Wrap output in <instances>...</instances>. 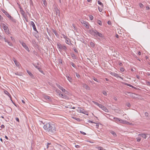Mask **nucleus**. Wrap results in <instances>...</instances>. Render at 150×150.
<instances>
[{
  "mask_svg": "<svg viewBox=\"0 0 150 150\" xmlns=\"http://www.w3.org/2000/svg\"><path fill=\"white\" fill-rule=\"evenodd\" d=\"M1 10L7 17L9 18L12 22L14 23H16V20L14 19L13 17H12L8 12L3 9H1Z\"/></svg>",
  "mask_w": 150,
  "mask_h": 150,
  "instance_id": "3",
  "label": "nucleus"
},
{
  "mask_svg": "<svg viewBox=\"0 0 150 150\" xmlns=\"http://www.w3.org/2000/svg\"><path fill=\"white\" fill-rule=\"evenodd\" d=\"M81 23L86 28L89 29V25H88V23L86 21H83L81 22Z\"/></svg>",
  "mask_w": 150,
  "mask_h": 150,
  "instance_id": "8",
  "label": "nucleus"
},
{
  "mask_svg": "<svg viewBox=\"0 0 150 150\" xmlns=\"http://www.w3.org/2000/svg\"><path fill=\"white\" fill-rule=\"evenodd\" d=\"M125 69L123 67H121L120 68V70L121 71H125Z\"/></svg>",
  "mask_w": 150,
  "mask_h": 150,
  "instance_id": "46",
  "label": "nucleus"
},
{
  "mask_svg": "<svg viewBox=\"0 0 150 150\" xmlns=\"http://www.w3.org/2000/svg\"><path fill=\"white\" fill-rule=\"evenodd\" d=\"M1 24L3 26V28L4 29V30L6 29H6H7L8 28V26H6L4 23H2Z\"/></svg>",
  "mask_w": 150,
  "mask_h": 150,
  "instance_id": "17",
  "label": "nucleus"
},
{
  "mask_svg": "<svg viewBox=\"0 0 150 150\" xmlns=\"http://www.w3.org/2000/svg\"><path fill=\"white\" fill-rule=\"evenodd\" d=\"M70 64L74 67L75 68H76V66L73 62H70Z\"/></svg>",
  "mask_w": 150,
  "mask_h": 150,
  "instance_id": "28",
  "label": "nucleus"
},
{
  "mask_svg": "<svg viewBox=\"0 0 150 150\" xmlns=\"http://www.w3.org/2000/svg\"><path fill=\"white\" fill-rule=\"evenodd\" d=\"M83 86L86 89H87L89 90L90 89L89 87L86 84H84L83 85Z\"/></svg>",
  "mask_w": 150,
  "mask_h": 150,
  "instance_id": "24",
  "label": "nucleus"
},
{
  "mask_svg": "<svg viewBox=\"0 0 150 150\" xmlns=\"http://www.w3.org/2000/svg\"><path fill=\"white\" fill-rule=\"evenodd\" d=\"M5 30V33H9V29L8 28V29H6H6L5 30Z\"/></svg>",
  "mask_w": 150,
  "mask_h": 150,
  "instance_id": "36",
  "label": "nucleus"
},
{
  "mask_svg": "<svg viewBox=\"0 0 150 150\" xmlns=\"http://www.w3.org/2000/svg\"><path fill=\"white\" fill-rule=\"evenodd\" d=\"M92 79L95 81H96L97 82H99V81H98V80H97V79L94 77H93L92 78Z\"/></svg>",
  "mask_w": 150,
  "mask_h": 150,
  "instance_id": "35",
  "label": "nucleus"
},
{
  "mask_svg": "<svg viewBox=\"0 0 150 150\" xmlns=\"http://www.w3.org/2000/svg\"><path fill=\"white\" fill-rule=\"evenodd\" d=\"M67 79L71 83H72V79L70 76V75H67L66 76Z\"/></svg>",
  "mask_w": 150,
  "mask_h": 150,
  "instance_id": "13",
  "label": "nucleus"
},
{
  "mask_svg": "<svg viewBox=\"0 0 150 150\" xmlns=\"http://www.w3.org/2000/svg\"><path fill=\"white\" fill-rule=\"evenodd\" d=\"M38 70L40 72H41L42 73H43V71L41 70V69L40 68H38Z\"/></svg>",
  "mask_w": 150,
  "mask_h": 150,
  "instance_id": "52",
  "label": "nucleus"
},
{
  "mask_svg": "<svg viewBox=\"0 0 150 150\" xmlns=\"http://www.w3.org/2000/svg\"><path fill=\"white\" fill-rule=\"evenodd\" d=\"M57 46L60 50H63L66 52L67 48L64 45H62L60 43H58Z\"/></svg>",
  "mask_w": 150,
  "mask_h": 150,
  "instance_id": "4",
  "label": "nucleus"
},
{
  "mask_svg": "<svg viewBox=\"0 0 150 150\" xmlns=\"http://www.w3.org/2000/svg\"><path fill=\"white\" fill-rule=\"evenodd\" d=\"M27 72L28 74L30 76H33V74L31 73L28 70H27Z\"/></svg>",
  "mask_w": 150,
  "mask_h": 150,
  "instance_id": "34",
  "label": "nucleus"
},
{
  "mask_svg": "<svg viewBox=\"0 0 150 150\" xmlns=\"http://www.w3.org/2000/svg\"><path fill=\"white\" fill-rule=\"evenodd\" d=\"M20 43L22 45V46L28 52L30 51V50L28 46L25 44L23 42H20Z\"/></svg>",
  "mask_w": 150,
  "mask_h": 150,
  "instance_id": "6",
  "label": "nucleus"
},
{
  "mask_svg": "<svg viewBox=\"0 0 150 150\" xmlns=\"http://www.w3.org/2000/svg\"><path fill=\"white\" fill-rule=\"evenodd\" d=\"M59 63H60L61 64L62 63V60L61 59H59Z\"/></svg>",
  "mask_w": 150,
  "mask_h": 150,
  "instance_id": "61",
  "label": "nucleus"
},
{
  "mask_svg": "<svg viewBox=\"0 0 150 150\" xmlns=\"http://www.w3.org/2000/svg\"><path fill=\"white\" fill-rule=\"evenodd\" d=\"M80 132L81 134H83V135H86V134L85 132H84L82 131H80Z\"/></svg>",
  "mask_w": 150,
  "mask_h": 150,
  "instance_id": "54",
  "label": "nucleus"
},
{
  "mask_svg": "<svg viewBox=\"0 0 150 150\" xmlns=\"http://www.w3.org/2000/svg\"><path fill=\"white\" fill-rule=\"evenodd\" d=\"M4 41H5L6 42H7L8 43V42L9 41L7 40L5 38H4Z\"/></svg>",
  "mask_w": 150,
  "mask_h": 150,
  "instance_id": "55",
  "label": "nucleus"
},
{
  "mask_svg": "<svg viewBox=\"0 0 150 150\" xmlns=\"http://www.w3.org/2000/svg\"><path fill=\"white\" fill-rule=\"evenodd\" d=\"M90 45L91 47L94 48L95 46V44L93 42H91Z\"/></svg>",
  "mask_w": 150,
  "mask_h": 150,
  "instance_id": "21",
  "label": "nucleus"
},
{
  "mask_svg": "<svg viewBox=\"0 0 150 150\" xmlns=\"http://www.w3.org/2000/svg\"><path fill=\"white\" fill-rule=\"evenodd\" d=\"M62 98L65 99H67L68 98V97L67 95L64 94L63 96L62 97Z\"/></svg>",
  "mask_w": 150,
  "mask_h": 150,
  "instance_id": "33",
  "label": "nucleus"
},
{
  "mask_svg": "<svg viewBox=\"0 0 150 150\" xmlns=\"http://www.w3.org/2000/svg\"><path fill=\"white\" fill-rule=\"evenodd\" d=\"M24 18L25 19V21H26L27 22H28V18H27V16L25 17V18Z\"/></svg>",
  "mask_w": 150,
  "mask_h": 150,
  "instance_id": "63",
  "label": "nucleus"
},
{
  "mask_svg": "<svg viewBox=\"0 0 150 150\" xmlns=\"http://www.w3.org/2000/svg\"><path fill=\"white\" fill-rule=\"evenodd\" d=\"M12 60L14 62L16 66L17 67L19 66L20 63L18 62L14 58H13Z\"/></svg>",
  "mask_w": 150,
  "mask_h": 150,
  "instance_id": "12",
  "label": "nucleus"
},
{
  "mask_svg": "<svg viewBox=\"0 0 150 150\" xmlns=\"http://www.w3.org/2000/svg\"><path fill=\"white\" fill-rule=\"evenodd\" d=\"M111 133L113 135L115 136L116 135V134L115 132L114 131H112L111 132Z\"/></svg>",
  "mask_w": 150,
  "mask_h": 150,
  "instance_id": "48",
  "label": "nucleus"
},
{
  "mask_svg": "<svg viewBox=\"0 0 150 150\" xmlns=\"http://www.w3.org/2000/svg\"><path fill=\"white\" fill-rule=\"evenodd\" d=\"M146 74L148 76H150V73H149L147 72V73H146Z\"/></svg>",
  "mask_w": 150,
  "mask_h": 150,
  "instance_id": "64",
  "label": "nucleus"
},
{
  "mask_svg": "<svg viewBox=\"0 0 150 150\" xmlns=\"http://www.w3.org/2000/svg\"><path fill=\"white\" fill-rule=\"evenodd\" d=\"M147 134H138L139 136H140L144 139H146L147 136L146 135Z\"/></svg>",
  "mask_w": 150,
  "mask_h": 150,
  "instance_id": "14",
  "label": "nucleus"
},
{
  "mask_svg": "<svg viewBox=\"0 0 150 150\" xmlns=\"http://www.w3.org/2000/svg\"><path fill=\"white\" fill-rule=\"evenodd\" d=\"M98 9L100 12H102L103 11V9L101 8L98 7Z\"/></svg>",
  "mask_w": 150,
  "mask_h": 150,
  "instance_id": "45",
  "label": "nucleus"
},
{
  "mask_svg": "<svg viewBox=\"0 0 150 150\" xmlns=\"http://www.w3.org/2000/svg\"><path fill=\"white\" fill-rule=\"evenodd\" d=\"M75 74L76 76L78 78H79L80 77V75L79 74H78L77 73H75Z\"/></svg>",
  "mask_w": 150,
  "mask_h": 150,
  "instance_id": "44",
  "label": "nucleus"
},
{
  "mask_svg": "<svg viewBox=\"0 0 150 150\" xmlns=\"http://www.w3.org/2000/svg\"><path fill=\"white\" fill-rule=\"evenodd\" d=\"M42 4L43 5H44L45 6H46L47 5V3L45 0H42Z\"/></svg>",
  "mask_w": 150,
  "mask_h": 150,
  "instance_id": "20",
  "label": "nucleus"
},
{
  "mask_svg": "<svg viewBox=\"0 0 150 150\" xmlns=\"http://www.w3.org/2000/svg\"><path fill=\"white\" fill-rule=\"evenodd\" d=\"M97 23L99 24L100 25H102V23L101 21L100 20H98L97 21Z\"/></svg>",
  "mask_w": 150,
  "mask_h": 150,
  "instance_id": "31",
  "label": "nucleus"
},
{
  "mask_svg": "<svg viewBox=\"0 0 150 150\" xmlns=\"http://www.w3.org/2000/svg\"><path fill=\"white\" fill-rule=\"evenodd\" d=\"M113 119H114V121L115 122H120V118H119L117 117H114L113 118Z\"/></svg>",
  "mask_w": 150,
  "mask_h": 150,
  "instance_id": "16",
  "label": "nucleus"
},
{
  "mask_svg": "<svg viewBox=\"0 0 150 150\" xmlns=\"http://www.w3.org/2000/svg\"><path fill=\"white\" fill-rule=\"evenodd\" d=\"M4 125H1L0 126V129L1 130L2 129L4 128Z\"/></svg>",
  "mask_w": 150,
  "mask_h": 150,
  "instance_id": "37",
  "label": "nucleus"
},
{
  "mask_svg": "<svg viewBox=\"0 0 150 150\" xmlns=\"http://www.w3.org/2000/svg\"><path fill=\"white\" fill-rule=\"evenodd\" d=\"M146 84L148 86H150V82L149 81L146 82Z\"/></svg>",
  "mask_w": 150,
  "mask_h": 150,
  "instance_id": "53",
  "label": "nucleus"
},
{
  "mask_svg": "<svg viewBox=\"0 0 150 150\" xmlns=\"http://www.w3.org/2000/svg\"><path fill=\"white\" fill-rule=\"evenodd\" d=\"M139 6L141 8H142L143 7V6H144V5H143L142 4V3H140L139 4Z\"/></svg>",
  "mask_w": 150,
  "mask_h": 150,
  "instance_id": "50",
  "label": "nucleus"
},
{
  "mask_svg": "<svg viewBox=\"0 0 150 150\" xmlns=\"http://www.w3.org/2000/svg\"><path fill=\"white\" fill-rule=\"evenodd\" d=\"M72 118L73 119H75L79 122H80L81 120L80 118H77L75 117H72Z\"/></svg>",
  "mask_w": 150,
  "mask_h": 150,
  "instance_id": "22",
  "label": "nucleus"
},
{
  "mask_svg": "<svg viewBox=\"0 0 150 150\" xmlns=\"http://www.w3.org/2000/svg\"><path fill=\"white\" fill-rule=\"evenodd\" d=\"M43 127L46 132L49 134L52 135L56 132V125L54 122L47 123L44 125Z\"/></svg>",
  "mask_w": 150,
  "mask_h": 150,
  "instance_id": "1",
  "label": "nucleus"
},
{
  "mask_svg": "<svg viewBox=\"0 0 150 150\" xmlns=\"http://www.w3.org/2000/svg\"><path fill=\"white\" fill-rule=\"evenodd\" d=\"M111 23L110 21H108V25H111Z\"/></svg>",
  "mask_w": 150,
  "mask_h": 150,
  "instance_id": "58",
  "label": "nucleus"
},
{
  "mask_svg": "<svg viewBox=\"0 0 150 150\" xmlns=\"http://www.w3.org/2000/svg\"><path fill=\"white\" fill-rule=\"evenodd\" d=\"M66 40V42L67 44L70 45V44H71V42L70 40L69 39L67 38V39H65Z\"/></svg>",
  "mask_w": 150,
  "mask_h": 150,
  "instance_id": "15",
  "label": "nucleus"
},
{
  "mask_svg": "<svg viewBox=\"0 0 150 150\" xmlns=\"http://www.w3.org/2000/svg\"><path fill=\"white\" fill-rule=\"evenodd\" d=\"M137 141L139 142L141 141V138L140 137H137Z\"/></svg>",
  "mask_w": 150,
  "mask_h": 150,
  "instance_id": "43",
  "label": "nucleus"
},
{
  "mask_svg": "<svg viewBox=\"0 0 150 150\" xmlns=\"http://www.w3.org/2000/svg\"><path fill=\"white\" fill-rule=\"evenodd\" d=\"M126 105L127 106V107L130 108L131 107V105L129 103H127L126 104Z\"/></svg>",
  "mask_w": 150,
  "mask_h": 150,
  "instance_id": "38",
  "label": "nucleus"
},
{
  "mask_svg": "<svg viewBox=\"0 0 150 150\" xmlns=\"http://www.w3.org/2000/svg\"><path fill=\"white\" fill-rule=\"evenodd\" d=\"M98 106L100 108H102H102H103V107H104V106L101 104H100Z\"/></svg>",
  "mask_w": 150,
  "mask_h": 150,
  "instance_id": "42",
  "label": "nucleus"
},
{
  "mask_svg": "<svg viewBox=\"0 0 150 150\" xmlns=\"http://www.w3.org/2000/svg\"><path fill=\"white\" fill-rule=\"evenodd\" d=\"M21 13L22 15L23 16L24 18H25V17L27 16L25 14V12L23 10L21 11Z\"/></svg>",
  "mask_w": 150,
  "mask_h": 150,
  "instance_id": "18",
  "label": "nucleus"
},
{
  "mask_svg": "<svg viewBox=\"0 0 150 150\" xmlns=\"http://www.w3.org/2000/svg\"><path fill=\"white\" fill-rule=\"evenodd\" d=\"M88 122H90V123H95L96 124V123L95 122H93V121H91V120H89L88 121Z\"/></svg>",
  "mask_w": 150,
  "mask_h": 150,
  "instance_id": "49",
  "label": "nucleus"
},
{
  "mask_svg": "<svg viewBox=\"0 0 150 150\" xmlns=\"http://www.w3.org/2000/svg\"><path fill=\"white\" fill-rule=\"evenodd\" d=\"M63 36L64 37V38L65 39H67V37L65 35H63Z\"/></svg>",
  "mask_w": 150,
  "mask_h": 150,
  "instance_id": "60",
  "label": "nucleus"
},
{
  "mask_svg": "<svg viewBox=\"0 0 150 150\" xmlns=\"http://www.w3.org/2000/svg\"><path fill=\"white\" fill-rule=\"evenodd\" d=\"M110 74L112 75V76H115V77H116L117 78H120L121 79H123V78L121 77L120 75H119L118 74H117L116 73H115L114 72H111V73H110Z\"/></svg>",
  "mask_w": 150,
  "mask_h": 150,
  "instance_id": "7",
  "label": "nucleus"
},
{
  "mask_svg": "<svg viewBox=\"0 0 150 150\" xmlns=\"http://www.w3.org/2000/svg\"><path fill=\"white\" fill-rule=\"evenodd\" d=\"M56 14L59 16L60 15V11L58 9L56 10Z\"/></svg>",
  "mask_w": 150,
  "mask_h": 150,
  "instance_id": "27",
  "label": "nucleus"
},
{
  "mask_svg": "<svg viewBox=\"0 0 150 150\" xmlns=\"http://www.w3.org/2000/svg\"><path fill=\"white\" fill-rule=\"evenodd\" d=\"M75 147L76 148H79L80 147V146L78 145H75Z\"/></svg>",
  "mask_w": 150,
  "mask_h": 150,
  "instance_id": "57",
  "label": "nucleus"
},
{
  "mask_svg": "<svg viewBox=\"0 0 150 150\" xmlns=\"http://www.w3.org/2000/svg\"><path fill=\"white\" fill-rule=\"evenodd\" d=\"M3 19V17L1 15H0V21L1 20H2Z\"/></svg>",
  "mask_w": 150,
  "mask_h": 150,
  "instance_id": "62",
  "label": "nucleus"
},
{
  "mask_svg": "<svg viewBox=\"0 0 150 150\" xmlns=\"http://www.w3.org/2000/svg\"><path fill=\"white\" fill-rule=\"evenodd\" d=\"M71 57L73 58V59H76V57L74 54H73L71 55Z\"/></svg>",
  "mask_w": 150,
  "mask_h": 150,
  "instance_id": "32",
  "label": "nucleus"
},
{
  "mask_svg": "<svg viewBox=\"0 0 150 150\" xmlns=\"http://www.w3.org/2000/svg\"><path fill=\"white\" fill-rule=\"evenodd\" d=\"M43 96L45 100H47V101H52V99L50 96L45 95H44Z\"/></svg>",
  "mask_w": 150,
  "mask_h": 150,
  "instance_id": "9",
  "label": "nucleus"
},
{
  "mask_svg": "<svg viewBox=\"0 0 150 150\" xmlns=\"http://www.w3.org/2000/svg\"><path fill=\"white\" fill-rule=\"evenodd\" d=\"M144 115L148 117L149 115V114L148 112H146L145 113Z\"/></svg>",
  "mask_w": 150,
  "mask_h": 150,
  "instance_id": "51",
  "label": "nucleus"
},
{
  "mask_svg": "<svg viewBox=\"0 0 150 150\" xmlns=\"http://www.w3.org/2000/svg\"><path fill=\"white\" fill-rule=\"evenodd\" d=\"M96 149L98 150H105V149L101 146L96 147Z\"/></svg>",
  "mask_w": 150,
  "mask_h": 150,
  "instance_id": "19",
  "label": "nucleus"
},
{
  "mask_svg": "<svg viewBox=\"0 0 150 150\" xmlns=\"http://www.w3.org/2000/svg\"><path fill=\"white\" fill-rule=\"evenodd\" d=\"M77 111L79 112L83 113L86 115H88V114L86 113L87 112L84 110L83 109L81 108L78 107V109H77Z\"/></svg>",
  "mask_w": 150,
  "mask_h": 150,
  "instance_id": "5",
  "label": "nucleus"
},
{
  "mask_svg": "<svg viewBox=\"0 0 150 150\" xmlns=\"http://www.w3.org/2000/svg\"><path fill=\"white\" fill-rule=\"evenodd\" d=\"M89 18L91 20H92L93 19V17L92 15H90L89 16Z\"/></svg>",
  "mask_w": 150,
  "mask_h": 150,
  "instance_id": "47",
  "label": "nucleus"
},
{
  "mask_svg": "<svg viewBox=\"0 0 150 150\" xmlns=\"http://www.w3.org/2000/svg\"><path fill=\"white\" fill-rule=\"evenodd\" d=\"M102 109L103 110H104L106 112H108V110L106 108H105V106H104L103 108H102Z\"/></svg>",
  "mask_w": 150,
  "mask_h": 150,
  "instance_id": "26",
  "label": "nucleus"
},
{
  "mask_svg": "<svg viewBox=\"0 0 150 150\" xmlns=\"http://www.w3.org/2000/svg\"><path fill=\"white\" fill-rule=\"evenodd\" d=\"M55 91L59 95H60L61 91L59 90L57 88L56 89Z\"/></svg>",
  "mask_w": 150,
  "mask_h": 150,
  "instance_id": "23",
  "label": "nucleus"
},
{
  "mask_svg": "<svg viewBox=\"0 0 150 150\" xmlns=\"http://www.w3.org/2000/svg\"><path fill=\"white\" fill-rule=\"evenodd\" d=\"M8 45L11 46H13V44H12V43L11 42H8Z\"/></svg>",
  "mask_w": 150,
  "mask_h": 150,
  "instance_id": "40",
  "label": "nucleus"
},
{
  "mask_svg": "<svg viewBox=\"0 0 150 150\" xmlns=\"http://www.w3.org/2000/svg\"><path fill=\"white\" fill-rule=\"evenodd\" d=\"M102 93L105 96H106L107 95V93L105 91H103Z\"/></svg>",
  "mask_w": 150,
  "mask_h": 150,
  "instance_id": "39",
  "label": "nucleus"
},
{
  "mask_svg": "<svg viewBox=\"0 0 150 150\" xmlns=\"http://www.w3.org/2000/svg\"><path fill=\"white\" fill-rule=\"evenodd\" d=\"M16 121H17L18 122H19V119L18 118L16 117Z\"/></svg>",
  "mask_w": 150,
  "mask_h": 150,
  "instance_id": "56",
  "label": "nucleus"
},
{
  "mask_svg": "<svg viewBox=\"0 0 150 150\" xmlns=\"http://www.w3.org/2000/svg\"><path fill=\"white\" fill-rule=\"evenodd\" d=\"M89 33L91 35L98 38V37L101 38L104 37L102 33H99L95 29H92L89 31Z\"/></svg>",
  "mask_w": 150,
  "mask_h": 150,
  "instance_id": "2",
  "label": "nucleus"
},
{
  "mask_svg": "<svg viewBox=\"0 0 150 150\" xmlns=\"http://www.w3.org/2000/svg\"><path fill=\"white\" fill-rule=\"evenodd\" d=\"M125 85L127 86H130V87H132L133 88H136L134 87V86H132V85L130 84H128V83H125Z\"/></svg>",
  "mask_w": 150,
  "mask_h": 150,
  "instance_id": "29",
  "label": "nucleus"
},
{
  "mask_svg": "<svg viewBox=\"0 0 150 150\" xmlns=\"http://www.w3.org/2000/svg\"><path fill=\"white\" fill-rule=\"evenodd\" d=\"M74 50L75 52L76 53H78V50L76 49L75 48L74 49Z\"/></svg>",
  "mask_w": 150,
  "mask_h": 150,
  "instance_id": "59",
  "label": "nucleus"
},
{
  "mask_svg": "<svg viewBox=\"0 0 150 150\" xmlns=\"http://www.w3.org/2000/svg\"><path fill=\"white\" fill-rule=\"evenodd\" d=\"M56 85L57 86L59 89L61 90L63 92H65L66 91V90L65 89H64L62 86H61L59 85L57 83L56 84Z\"/></svg>",
  "mask_w": 150,
  "mask_h": 150,
  "instance_id": "10",
  "label": "nucleus"
},
{
  "mask_svg": "<svg viewBox=\"0 0 150 150\" xmlns=\"http://www.w3.org/2000/svg\"><path fill=\"white\" fill-rule=\"evenodd\" d=\"M98 4L100 5L102 7H103V3L101 2L100 1H98Z\"/></svg>",
  "mask_w": 150,
  "mask_h": 150,
  "instance_id": "30",
  "label": "nucleus"
},
{
  "mask_svg": "<svg viewBox=\"0 0 150 150\" xmlns=\"http://www.w3.org/2000/svg\"><path fill=\"white\" fill-rule=\"evenodd\" d=\"M30 24L32 26L33 30L37 32H38L34 23L33 21H31L30 22Z\"/></svg>",
  "mask_w": 150,
  "mask_h": 150,
  "instance_id": "11",
  "label": "nucleus"
},
{
  "mask_svg": "<svg viewBox=\"0 0 150 150\" xmlns=\"http://www.w3.org/2000/svg\"><path fill=\"white\" fill-rule=\"evenodd\" d=\"M93 103L94 104H96V105H98V106H99V104H99L98 103H97V102H95V101H93Z\"/></svg>",
  "mask_w": 150,
  "mask_h": 150,
  "instance_id": "41",
  "label": "nucleus"
},
{
  "mask_svg": "<svg viewBox=\"0 0 150 150\" xmlns=\"http://www.w3.org/2000/svg\"><path fill=\"white\" fill-rule=\"evenodd\" d=\"M119 122L121 123H122L123 124H125V122H126V121L124 120H122L121 119H120Z\"/></svg>",
  "mask_w": 150,
  "mask_h": 150,
  "instance_id": "25",
  "label": "nucleus"
}]
</instances>
